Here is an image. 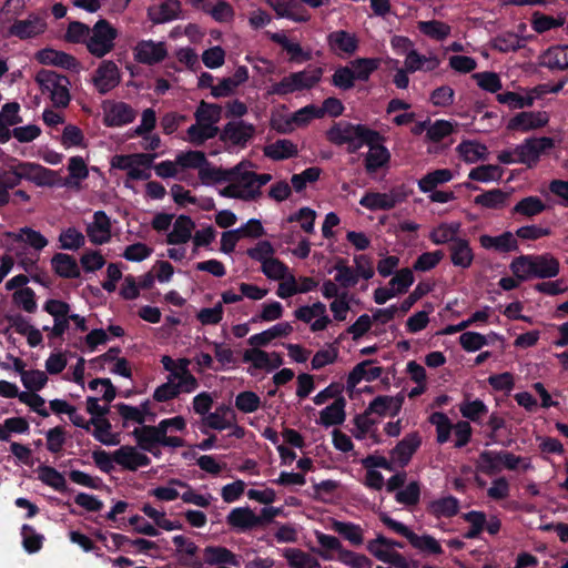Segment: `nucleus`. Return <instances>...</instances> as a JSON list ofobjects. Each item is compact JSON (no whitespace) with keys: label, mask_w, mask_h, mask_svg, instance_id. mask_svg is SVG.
Segmentation results:
<instances>
[{"label":"nucleus","mask_w":568,"mask_h":568,"mask_svg":"<svg viewBox=\"0 0 568 568\" xmlns=\"http://www.w3.org/2000/svg\"><path fill=\"white\" fill-rule=\"evenodd\" d=\"M402 405V396H377L369 403L366 413L378 416H395L399 413Z\"/></svg>","instance_id":"obj_35"},{"label":"nucleus","mask_w":568,"mask_h":568,"mask_svg":"<svg viewBox=\"0 0 568 568\" xmlns=\"http://www.w3.org/2000/svg\"><path fill=\"white\" fill-rule=\"evenodd\" d=\"M235 420L234 410L226 406L220 405L214 412L207 414L203 418L204 425L215 430H224L232 426V422Z\"/></svg>","instance_id":"obj_46"},{"label":"nucleus","mask_w":568,"mask_h":568,"mask_svg":"<svg viewBox=\"0 0 568 568\" xmlns=\"http://www.w3.org/2000/svg\"><path fill=\"white\" fill-rule=\"evenodd\" d=\"M204 11L211 14L217 22L229 23L234 19V10L232 6L225 1L211 0L204 7Z\"/></svg>","instance_id":"obj_63"},{"label":"nucleus","mask_w":568,"mask_h":568,"mask_svg":"<svg viewBox=\"0 0 568 568\" xmlns=\"http://www.w3.org/2000/svg\"><path fill=\"white\" fill-rule=\"evenodd\" d=\"M534 276L538 278L555 277L559 273V262L550 254L531 255Z\"/></svg>","instance_id":"obj_50"},{"label":"nucleus","mask_w":568,"mask_h":568,"mask_svg":"<svg viewBox=\"0 0 568 568\" xmlns=\"http://www.w3.org/2000/svg\"><path fill=\"white\" fill-rule=\"evenodd\" d=\"M345 405L346 402L343 397L335 399L331 405L321 410L317 423L324 427L342 424L346 416Z\"/></svg>","instance_id":"obj_48"},{"label":"nucleus","mask_w":568,"mask_h":568,"mask_svg":"<svg viewBox=\"0 0 568 568\" xmlns=\"http://www.w3.org/2000/svg\"><path fill=\"white\" fill-rule=\"evenodd\" d=\"M52 266L55 273L62 277L74 278L80 274L75 260L67 254H57L52 258Z\"/></svg>","instance_id":"obj_60"},{"label":"nucleus","mask_w":568,"mask_h":568,"mask_svg":"<svg viewBox=\"0 0 568 568\" xmlns=\"http://www.w3.org/2000/svg\"><path fill=\"white\" fill-rule=\"evenodd\" d=\"M418 30L426 37L442 41L450 34V26L438 20L418 21Z\"/></svg>","instance_id":"obj_58"},{"label":"nucleus","mask_w":568,"mask_h":568,"mask_svg":"<svg viewBox=\"0 0 568 568\" xmlns=\"http://www.w3.org/2000/svg\"><path fill=\"white\" fill-rule=\"evenodd\" d=\"M194 116L195 123L187 129V139L191 143L200 145L217 134V123L222 118V108L202 101Z\"/></svg>","instance_id":"obj_3"},{"label":"nucleus","mask_w":568,"mask_h":568,"mask_svg":"<svg viewBox=\"0 0 568 568\" xmlns=\"http://www.w3.org/2000/svg\"><path fill=\"white\" fill-rule=\"evenodd\" d=\"M405 197L406 194L399 189H392L386 193L367 192L359 200V204L371 211L390 210L403 202Z\"/></svg>","instance_id":"obj_15"},{"label":"nucleus","mask_w":568,"mask_h":568,"mask_svg":"<svg viewBox=\"0 0 568 568\" xmlns=\"http://www.w3.org/2000/svg\"><path fill=\"white\" fill-rule=\"evenodd\" d=\"M180 2L178 0H160L149 8V18L154 23H164L175 19L180 13Z\"/></svg>","instance_id":"obj_37"},{"label":"nucleus","mask_w":568,"mask_h":568,"mask_svg":"<svg viewBox=\"0 0 568 568\" xmlns=\"http://www.w3.org/2000/svg\"><path fill=\"white\" fill-rule=\"evenodd\" d=\"M454 174L448 169H439L427 173L418 181V187L423 193L434 191L438 185L452 181Z\"/></svg>","instance_id":"obj_56"},{"label":"nucleus","mask_w":568,"mask_h":568,"mask_svg":"<svg viewBox=\"0 0 568 568\" xmlns=\"http://www.w3.org/2000/svg\"><path fill=\"white\" fill-rule=\"evenodd\" d=\"M115 464L128 470H136L150 464V458L138 446L124 445L114 450Z\"/></svg>","instance_id":"obj_19"},{"label":"nucleus","mask_w":568,"mask_h":568,"mask_svg":"<svg viewBox=\"0 0 568 568\" xmlns=\"http://www.w3.org/2000/svg\"><path fill=\"white\" fill-rule=\"evenodd\" d=\"M504 170L494 164L479 165L471 169L468 173L470 180L489 183L499 181L503 178Z\"/></svg>","instance_id":"obj_61"},{"label":"nucleus","mask_w":568,"mask_h":568,"mask_svg":"<svg viewBox=\"0 0 568 568\" xmlns=\"http://www.w3.org/2000/svg\"><path fill=\"white\" fill-rule=\"evenodd\" d=\"M172 541L175 546L176 556L183 564L187 565L190 568H202L203 562L195 558L199 547L191 538L183 535H175Z\"/></svg>","instance_id":"obj_29"},{"label":"nucleus","mask_w":568,"mask_h":568,"mask_svg":"<svg viewBox=\"0 0 568 568\" xmlns=\"http://www.w3.org/2000/svg\"><path fill=\"white\" fill-rule=\"evenodd\" d=\"M41 93L47 95L54 106L65 108L70 102L69 80L51 70H41L36 75Z\"/></svg>","instance_id":"obj_5"},{"label":"nucleus","mask_w":568,"mask_h":568,"mask_svg":"<svg viewBox=\"0 0 568 568\" xmlns=\"http://www.w3.org/2000/svg\"><path fill=\"white\" fill-rule=\"evenodd\" d=\"M164 426V424H158L155 426H143L134 429L133 435L138 446L144 452H153L156 445L171 448L183 447L184 442L182 438L162 436Z\"/></svg>","instance_id":"obj_8"},{"label":"nucleus","mask_w":568,"mask_h":568,"mask_svg":"<svg viewBox=\"0 0 568 568\" xmlns=\"http://www.w3.org/2000/svg\"><path fill=\"white\" fill-rule=\"evenodd\" d=\"M47 23L44 19L37 14H30L24 20H16L4 31L7 36L20 39H29L37 37L45 31Z\"/></svg>","instance_id":"obj_16"},{"label":"nucleus","mask_w":568,"mask_h":568,"mask_svg":"<svg viewBox=\"0 0 568 568\" xmlns=\"http://www.w3.org/2000/svg\"><path fill=\"white\" fill-rule=\"evenodd\" d=\"M226 521L233 528L245 531L261 525L262 519L248 507H239L230 511Z\"/></svg>","instance_id":"obj_34"},{"label":"nucleus","mask_w":568,"mask_h":568,"mask_svg":"<svg viewBox=\"0 0 568 568\" xmlns=\"http://www.w3.org/2000/svg\"><path fill=\"white\" fill-rule=\"evenodd\" d=\"M462 224L460 222H444L435 226L429 232L430 241L436 245H442L446 243L454 244V241L459 240L458 234L460 233Z\"/></svg>","instance_id":"obj_45"},{"label":"nucleus","mask_w":568,"mask_h":568,"mask_svg":"<svg viewBox=\"0 0 568 568\" xmlns=\"http://www.w3.org/2000/svg\"><path fill=\"white\" fill-rule=\"evenodd\" d=\"M23 0H7L0 10V29L6 31L14 19L23 12Z\"/></svg>","instance_id":"obj_64"},{"label":"nucleus","mask_w":568,"mask_h":568,"mask_svg":"<svg viewBox=\"0 0 568 568\" xmlns=\"http://www.w3.org/2000/svg\"><path fill=\"white\" fill-rule=\"evenodd\" d=\"M495 341H503V337L495 332H490L488 335H483L480 333L469 331L459 336L460 346L469 353L477 352Z\"/></svg>","instance_id":"obj_43"},{"label":"nucleus","mask_w":568,"mask_h":568,"mask_svg":"<svg viewBox=\"0 0 568 568\" xmlns=\"http://www.w3.org/2000/svg\"><path fill=\"white\" fill-rule=\"evenodd\" d=\"M548 118L544 112H521L514 116L507 128L510 130L529 131L544 126Z\"/></svg>","instance_id":"obj_42"},{"label":"nucleus","mask_w":568,"mask_h":568,"mask_svg":"<svg viewBox=\"0 0 568 568\" xmlns=\"http://www.w3.org/2000/svg\"><path fill=\"white\" fill-rule=\"evenodd\" d=\"M156 154L152 153H131L115 154L110 160L112 169L124 171L126 179L124 185L132 187V181H146L151 178V170Z\"/></svg>","instance_id":"obj_4"},{"label":"nucleus","mask_w":568,"mask_h":568,"mask_svg":"<svg viewBox=\"0 0 568 568\" xmlns=\"http://www.w3.org/2000/svg\"><path fill=\"white\" fill-rule=\"evenodd\" d=\"M456 150L459 156L467 163L484 161L488 156L487 146L478 141H463L457 145Z\"/></svg>","instance_id":"obj_52"},{"label":"nucleus","mask_w":568,"mask_h":568,"mask_svg":"<svg viewBox=\"0 0 568 568\" xmlns=\"http://www.w3.org/2000/svg\"><path fill=\"white\" fill-rule=\"evenodd\" d=\"M133 58L138 63L145 65H155L163 62L169 50L164 41H154L152 39H143L135 43L132 49Z\"/></svg>","instance_id":"obj_12"},{"label":"nucleus","mask_w":568,"mask_h":568,"mask_svg":"<svg viewBox=\"0 0 568 568\" xmlns=\"http://www.w3.org/2000/svg\"><path fill=\"white\" fill-rule=\"evenodd\" d=\"M539 64L550 70L568 69V45H554L539 57Z\"/></svg>","instance_id":"obj_39"},{"label":"nucleus","mask_w":568,"mask_h":568,"mask_svg":"<svg viewBox=\"0 0 568 568\" xmlns=\"http://www.w3.org/2000/svg\"><path fill=\"white\" fill-rule=\"evenodd\" d=\"M409 545L423 556H440L444 554L443 546L438 539L429 534L414 532L409 539Z\"/></svg>","instance_id":"obj_38"},{"label":"nucleus","mask_w":568,"mask_h":568,"mask_svg":"<svg viewBox=\"0 0 568 568\" xmlns=\"http://www.w3.org/2000/svg\"><path fill=\"white\" fill-rule=\"evenodd\" d=\"M329 527L353 545L358 546L364 541V530L357 524L332 519Z\"/></svg>","instance_id":"obj_54"},{"label":"nucleus","mask_w":568,"mask_h":568,"mask_svg":"<svg viewBox=\"0 0 568 568\" xmlns=\"http://www.w3.org/2000/svg\"><path fill=\"white\" fill-rule=\"evenodd\" d=\"M268 4L274 9L280 18H286L295 22H306L310 20L308 14L296 12V4L284 0H268Z\"/></svg>","instance_id":"obj_62"},{"label":"nucleus","mask_w":568,"mask_h":568,"mask_svg":"<svg viewBox=\"0 0 568 568\" xmlns=\"http://www.w3.org/2000/svg\"><path fill=\"white\" fill-rule=\"evenodd\" d=\"M459 503L453 496L442 497L428 503L427 511L436 518L453 517L458 513Z\"/></svg>","instance_id":"obj_55"},{"label":"nucleus","mask_w":568,"mask_h":568,"mask_svg":"<svg viewBox=\"0 0 568 568\" xmlns=\"http://www.w3.org/2000/svg\"><path fill=\"white\" fill-rule=\"evenodd\" d=\"M36 58L41 64L57 65L71 71H78L80 69L78 60L63 51L48 48L40 50L36 54Z\"/></svg>","instance_id":"obj_26"},{"label":"nucleus","mask_w":568,"mask_h":568,"mask_svg":"<svg viewBox=\"0 0 568 568\" xmlns=\"http://www.w3.org/2000/svg\"><path fill=\"white\" fill-rule=\"evenodd\" d=\"M479 244L485 250H493L499 253H507L518 248L517 240L511 232H504L497 236L483 234L479 236Z\"/></svg>","instance_id":"obj_33"},{"label":"nucleus","mask_w":568,"mask_h":568,"mask_svg":"<svg viewBox=\"0 0 568 568\" xmlns=\"http://www.w3.org/2000/svg\"><path fill=\"white\" fill-rule=\"evenodd\" d=\"M17 173L21 180L34 183L37 186H53L60 183L59 174L38 163L18 162Z\"/></svg>","instance_id":"obj_13"},{"label":"nucleus","mask_w":568,"mask_h":568,"mask_svg":"<svg viewBox=\"0 0 568 568\" xmlns=\"http://www.w3.org/2000/svg\"><path fill=\"white\" fill-rule=\"evenodd\" d=\"M314 535H315L316 541L323 548V550L318 551V555L324 560H333L334 559V556L331 554V551H335L337 555L336 557H338V556H341V552L345 549L343 547L341 540L333 535H327V534H324L318 530H316L314 532Z\"/></svg>","instance_id":"obj_57"},{"label":"nucleus","mask_w":568,"mask_h":568,"mask_svg":"<svg viewBox=\"0 0 568 568\" xmlns=\"http://www.w3.org/2000/svg\"><path fill=\"white\" fill-rule=\"evenodd\" d=\"M90 433L95 440L105 446H116L120 444V434L112 430V425L106 418H91Z\"/></svg>","instance_id":"obj_41"},{"label":"nucleus","mask_w":568,"mask_h":568,"mask_svg":"<svg viewBox=\"0 0 568 568\" xmlns=\"http://www.w3.org/2000/svg\"><path fill=\"white\" fill-rule=\"evenodd\" d=\"M254 133L255 126L244 121L229 122L224 128L225 138L234 144H245Z\"/></svg>","instance_id":"obj_47"},{"label":"nucleus","mask_w":568,"mask_h":568,"mask_svg":"<svg viewBox=\"0 0 568 568\" xmlns=\"http://www.w3.org/2000/svg\"><path fill=\"white\" fill-rule=\"evenodd\" d=\"M555 146V141L551 138L541 136L525 140L521 144L515 148L517 161L529 168L537 165L540 156Z\"/></svg>","instance_id":"obj_10"},{"label":"nucleus","mask_w":568,"mask_h":568,"mask_svg":"<svg viewBox=\"0 0 568 568\" xmlns=\"http://www.w3.org/2000/svg\"><path fill=\"white\" fill-rule=\"evenodd\" d=\"M115 408L122 418L124 426H128L129 424L141 425L145 422L146 416L151 414V406L149 400L141 403L139 406L118 403Z\"/></svg>","instance_id":"obj_36"},{"label":"nucleus","mask_w":568,"mask_h":568,"mask_svg":"<svg viewBox=\"0 0 568 568\" xmlns=\"http://www.w3.org/2000/svg\"><path fill=\"white\" fill-rule=\"evenodd\" d=\"M294 316L308 325L313 333L327 329L333 320L327 313V307L324 303L316 301L310 305H303L294 311Z\"/></svg>","instance_id":"obj_11"},{"label":"nucleus","mask_w":568,"mask_h":568,"mask_svg":"<svg viewBox=\"0 0 568 568\" xmlns=\"http://www.w3.org/2000/svg\"><path fill=\"white\" fill-rule=\"evenodd\" d=\"M118 30L106 20L100 19L91 28L87 49L92 55L103 58L113 50Z\"/></svg>","instance_id":"obj_7"},{"label":"nucleus","mask_w":568,"mask_h":568,"mask_svg":"<svg viewBox=\"0 0 568 568\" xmlns=\"http://www.w3.org/2000/svg\"><path fill=\"white\" fill-rule=\"evenodd\" d=\"M250 164L241 162L231 170H212V181L227 182L220 190L224 197L253 201L261 195V187L267 184L272 176L268 173L256 174L251 171Z\"/></svg>","instance_id":"obj_2"},{"label":"nucleus","mask_w":568,"mask_h":568,"mask_svg":"<svg viewBox=\"0 0 568 568\" xmlns=\"http://www.w3.org/2000/svg\"><path fill=\"white\" fill-rule=\"evenodd\" d=\"M381 141L382 140H374L373 143L367 145L368 151L365 154L364 164L368 174L376 173L389 163L390 153Z\"/></svg>","instance_id":"obj_24"},{"label":"nucleus","mask_w":568,"mask_h":568,"mask_svg":"<svg viewBox=\"0 0 568 568\" xmlns=\"http://www.w3.org/2000/svg\"><path fill=\"white\" fill-rule=\"evenodd\" d=\"M176 162L179 164L180 171L184 169H199L201 178L207 179L212 181V170H216L215 168H210L205 155L201 151H187L182 152L176 155Z\"/></svg>","instance_id":"obj_27"},{"label":"nucleus","mask_w":568,"mask_h":568,"mask_svg":"<svg viewBox=\"0 0 568 568\" xmlns=\"http://www.w3.org/2000/svg\"><path fill=\"white\" fill-rule=\"evenodd\" d=\"M422 444L417 433L406 435L390 452V459L397 466H406Z\"/></svg>","instance_id":"obj_21"},{"label":"nucleus","mask_w":568,"mask_h":568,"mask_svg":"<svg viewBox=\"0 0 568 568\" xmlns=\"http://www.w3.org/2000/svg\"><path fill=\"white\" fill-rule=\"evenodd\" d=\"M440 64L439 58L435 53L420 54L416 50L408 51L404 65L408 72L433 71Z\"/></svg>","instance_id":"obj_32"},{"label":"nucleus","mask_w":568,"mask_h":568,"mask_svg":"<svg viewBox=\"0 0 568 568\" xmlns=\"http://www.w3.org/2000/svg\"><path fill=\"white\" fill-rule=\"evenodd\" d=\"M322 77L321 68L305 69L283 78L280 82L272 84L270 94L285 95L314 87Z\"/></svg>","instance_id":"obj_6"},{"label":"nucleus","mask_w":568,"mask_h":568,"mask_svg":"<svg viewBox=\"0 0 568 568\" xmlns=\"http://www.w3.org/2000/svg\"><path fill=\"white\" fill-rule=\"evenodd\" d=\"M382 367L374 366L372 361H364L357 364L347 377V387L354 388L362 381L372 382L381 377Z\"/></svg>","instance_id":"obj_40"},{"label":"nucleus","mask_w":568,"mask_h":568,"mask_svg":"<svg viewBox=\"0 0 568 568\" xmlns=\"http://www.w3.org/2000/svg\"><path fill=\"white\" fill-rule=\"evenodd\" d=\"M3 245L9 254L0 257V283L13 268V256L28 271L36 263L31 252L43 250L48 245V240L39 231L24 226L18 231L4 233Z\"/></svg>","instance_id":"obj_1"},{"label":"nucleus","mask_w":568,"mask_h":568,"mask_svg":"<svg viewBox=\"0 0 568 568\" xmlns=\"http://www.w3.org/2000/svg\"><path fill=\"white\" fill-rule=\"evenodd\" d=\"M121 80L118 65L110 60L103 61L93 75V84L95 89L104 94L114 89Z\"/></svg>","instance_id":"obj_18"},{"label":"nucleus","mask_w":568,"mask_h":568,"mask_svg":"<svg viewBox=\"0 0 568 568\" xmlns=\"http://www.w3.org/2000/svg\"><path fill=\"white\" fill-rule=\"evenodd\" d=\"M203 562L207 566H240V558L230 549L223 546H206L203 549Z\"/></svg>","instance_id":"obj_25"},{"label":"nucleus","mask_w":568,"mask_h":568,"mask_svg":"<svg viewBox=\"0 0 568 568\" xmlns=\"http://www.w3.org/2000/svg\"><path fill=\"white\" fill-rule=\"evenodd\" d=\"M449 258L455 267L469 268L475 260V253L467 239L460 237L449 246Z\"/></svg>","instance_id":"obj_30"},{"label":"nucleus","mask_w":568,"mask_h":568,"mask_svg":"<svg viewBox=\"0 0 568 568\" xmlns=\"http://www.w3.org/2000/svg\"><path fill=\"white\" fill-rule=\"evenodd\" d=\"M508 194L499 189L489 190L474 199L475 204L485 209L498 210L506 205Z\"/></svg>","instance_id":"obj_59"},{"label":"nucleus","mask_w":568,"mask_h":568,"mask_svg":"<svg viewBox=\"0 0 568 568\" xmlns=\"http://www.w3.org/2000/svg\"><path fill=\"white\" fill-rule=\"evenodd\" d=\"M297 153V145L286 139L277 140L264 148V155L274 161L286 160L296 156Z\"/></svg>","instance_id":"obj_53"},{"label":"nucleus","mask_w":568,"mask_h":568,"mask_svg":"<svg viewBox=\"0 0 568 568\" xmlns=\"http://www.w3.org/2000/svg\"><path fill=\"white\" fill-rule=\"evenodd\" d=\"M282 556L291 568H323L317 558L298 548H284Z\"/></svg>","instance_id":"obj_51"},{"label":"nucleus","mask_w":568,"mask_h":568,"mask_svg":"<svg viewBox=\"0 0 568 568\" xmlns=\"http://www.w3.org/2000/svg\"><path fill=\"white\" fill-rule=\"evenodd\" d=\"M374 425L375 422L369 417V414L365 412L354 418L352 434L358 440H367L371 444H377L378 436Z\"/></svg>","instance_id":"obj_49"},{"label":"nucleus","mask_w":568,"mask_h":568,"mask_svg":"<svg viewBox=\"0 0 568 568\" xmlns=\"http://www.w3.org/2000/svg\"><path fill=\"white\" fill-rule=\"evenodd\" d=\"M243 362L250 364L248 373L254 375L256 371L272 372L278 368L283 359L277 352H265L257 347H251L244 351Z\"/></svg>","instance_id":"obj_14"},{"label":"nucleus","mask_w":568,"mask_h":568,"mask_svg":"<svg viewBox=\"0 0 568 568\" xmlns=\"http://www.w3.org/2000/svg\"><path fill=\"white\" fill-rule=\"evenodd\" d=\"M272 41L280 44L288 54L292 61L305 62L311 60L312 54L310 51H305L298 42L291 40L283 32L268 33Z\"/></svg>","instance_id":"obj_44"},{"label":"nucleus","mask_w":568,"mask_h":568,"mask_svg":"<svg viewBox=\"0 0 568 568\" xmlns=\"http://www.w3.org/2000/svg\"><path fill=\"white\" fill-rule=\"evenodd\" d=\"M329 50L339 57L353 55L358 49V39L354 33L336 30L327 36Z\"/></svg>","instance_id":"obj_20"},{"label":"nucleus","mask_w":568,"mask_h":568,"mask_svg":"<svg viewBox=\"0 0 568 568\" xmlns=\"http://www.w3.org/2000/svg\"><path fill=\"white\" fill-rule=\"evenodd\" d=\"M43 311L53 318V325L44 326L43 329L49 332V337L61 338L70 328V304L61 300L49 298L43 304Z\"/></svg>","instance_id":"obj_9"},{"label":"nucleus","mask_w":568,"mask_h":568,"mask_svg":"<svg viewBox=\"0 0 568 568\" xmlns=\"http://www.w3.org/2000/svg\"><path fill=\"white\" fill-rule=\"evenodd\" d=\"M367 550L378 560L393 565L399 552L397 548H403V544L377 535L376 538L367 542Z\"/></svg>","instance_id":"obj_17"},{"label":"nucleus","mask_w":568,"mask_h":568,"mask_svg":"<svg viewBox=\"0 0 568 568\" xmlns=\"http://www.w3.org/2000/svg\"><path fill=\"white\" fill-rule=\"evenodd\" d=\"M195 229L194 222L186 215H180L173 222L170 232L166 236V242L170 245H183L192 239V233Z\"/></svg>","instance_id":"obj_31"},{"label":"nucleus","mask_w":568,"mask_h":568,"mask_svg":"<svg viewBox=\"0 0 568 568\" xmlns=\"http://www.w3.org/2000/svg\"><path fill=\"white\" fill-rule=\"evenodd\" d=\"M87 235L95 245H102L111 240V221L103 211L93 214V221L87 226Z\"/></svg>","instance_id":"obj_22"},{"label":"nucleus","mask_w":568,"mask_h":568,"mask_svg":"<svg viewBox=\"0 0 568 568\" xmlns=\"http://www.w3.org/2000/svg\"><path fill=\"white\" fill-rule=\"evenodd\" d=\"M135 115V111L126 103H108L104 105L103 122L108 126H122L131 123Z\"/></svg>","instance_id":"obj_23"},{"label":"nucleus","mask_w":568,"mask_h":568,"mask_svg":"<svg viewBox=\"0 0 568 568\" xmlns=\"http://www.w3.org/2000/svg\"><path fill=\"white\" fill-rule=\"evenodd\" d=\"M68 176L60 183V185L79 191L82 187V182L89 176V169L81 156H71L68 161Z\"/></svg>","instance_id":"obj_28"}]
</instances>
